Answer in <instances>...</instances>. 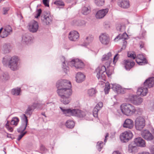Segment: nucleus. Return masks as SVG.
Instances as JSON below:
<instances>
[{
	"instance_id": "obj_1",
	"label": "nucleus",
	"mask_w": 154,
	"mask_h": 154,
	"mask_svg": "<svg viewBox=\"0 0 154 154\" xmlns=\"http://www.w3.org/2000/svg\"><path fill=\"white\" fill-rule=\"evenodd\" d=\"M56 86L57 89V93L60 97V101L64 104H68L70 101V97L72 93L71 82L66 80H59Z\"/></svg>"
},
{
	"instance_id": "obj_2",
	"label": "nucleus",
	"mask_w": 154,
	"mask_h": 154,
	"mask_svg": "<svg viewBox=\"0 0 154 154\" xmlns=\"http://www.w3.org/2000/svg\"><path fill=\"white\" fill-rule=\"evenodd\" d=\"M120 109L122 113L126 116H131L136 112L135 107L129 103H124L120 106Z\"/></svg>"
},
{
	"instance_id": "obj_3",
	"label": "nucleus",
	"mask_w": 154,
	"mask_h": 154,
	"mask_svg": "<svg viewBox=\"0 0 154 154\" xmlns=\"http://www.w3.org/2000/svg\"><path fill=\"white\" fill-rule=\"evenodd\" d=\"M60 109L62 111L63 114L67 116H75L79 117H83L86 115V113L85 111L79 109H64L62 107H60Z\"/></svg>"
},
{
	"instance_id": "obj_4",
	"label": "nucleus",
	"mask_w": 154,
	"mask_h": 154,
	"mask_svg": "<svg viewBox=\"0 0 154 154\" xmlns=\"http://www.w3.org/2000/svg\"><path fill=\"white\" fill-rule=\"evenodd\" d=\"M106 67L104 66H101L100 67H98L96 70L97 72V77L98 79L104 80L105 79V75L104 74L106 72L107 76L109 77L112 74V70H107L106 72Z\"/></svg>"
},
{
	"instance_id": "obj_5",
	"label": "nucleus",
	"mask_w": 154,
	"mask_h": 154,
	"mask_svg": "<svg viewBox=\"0 0 154 154\" xmlns=\"http://www.w3.org/2000/svg\"><path fill=\"white\" fill-rule=\"evenodd\" d=\"M145 125V120L144 117L139 116L136 119L135 122V126L137 130H142Z\"/></svg>"
},
{
	"instance_id": "obj_6",
	"label": "nucleus",
	"mask_w": 154,
	"mask_h": 154,
	"mask_svg": "<svg viewBox=\"0 0 154 154\" xmlns=\"http://www.w3.org/2000/svg\"><path fill=\"white\" fill-rule=\"evenodd\" d=\"M18 58L17 56H13L10 59L8 62V66L12 70H16L18 69Z\"/></svg>"
},
{
	"instance_id": "obj_7",
	"label": "nucleus",
	"mask_w": 154,
	"mask_h": 154,
	"mask_svg": "<svg viewBox=\"0 0 154 154\" xmlns=\"http://www.w3.org/2000/svg\"><path fill=\"white\" fill-rule=\"evenodd\" d=\"M133 136L132 132L129 131H125L120 136V139L122 142L126 143L131 139Z\"/></svg>"
},
{
	"instance_id": "obj_8",
	"label": "nucleus",
	"mask_w": 154,
	"mask_h": 154,
	"mask_svg": "<svg viewBox=\"0 0 154 154\" xmlns=\"http://www.w3.org/2000/svg\"><path fill=\"white\" fill-rule=\"evenodd\" d=\"M41 19L44 24L48 25L51 23L52 18L49 13L44 12L41 16Z\"/></svg>"
},
{
	"instance_id": "obj_9",
	"label": "nucleus",
	"mask_w": 154,
	"mask_h": 154,
	"mask_svg": "<svg viewBox=\"0 0 154 154\" xmlns=\"http://www.w3.org/2000/svg\"><path fill=\"white\" fill-rule=\"evenodd\" d=\"M61 61L62 62V68L63 69L64 72L65 73H66L68 69V67L66 65V63H67V64L70 66L71 67L75 66V60H72L71 61L67 63V61L65 62V57L62 56L61 58Z\"/></svg>"
},
{
	"instance_id": "obj_10",
	"label": "nucleus",
	"mask_w": 154,
	"mask_h": 154,
	"mask_svg": "<svg viewBox=\"0 0 154 154\" xmlns=\"http://www.w3.org/2000/svg\"><path fill=\"white\" fill-rule=\"evenodd\" d=\"M40 105V104L36 103H34L32 104L29 105L25 112V114H24L26 116V115L30 117L34 110L37 107H39L38 106Z\"/></svg>"
},
{
	"instance_id": "obj_11",
	"label": "nucleus",
	"mask_w": 154,
	"mask_h": 154,
	"mask_svg": "<svg viewBox=\"0 0 154 154\" xmlns=\"http://www.w3.org/2000/svg\"><path fill=\"white\" fill-rule=\"evenodd\" d=\"M131 101L135 105H139L143 102V98L136 95H131L129 97Z\"/></svg>"
},
{
	"instance_id": "obj_12",
	"label": "nucleus",
	"mask_w": 154,
	"mask_h": 154,
	"mask_svg": "<svg viewBox=\"0 0 154 154\" xmlns=\"http://www.w3.org/2000/svg\"><path fill=\"white\" fill-rule=\"evenodd\" d=\"M99 39L101 43L103 45H108L110 42L109 35L106 33H102L99 36Z\"/></svg>"
},
{
	"instance_id": "obj_13",
	"label": "nucleus",
	"mask_w": 154,
	"mask_h": 154,
	"mask_svg": "<svg viewBox=\"0 0 154 154\" xmlns=\"http://www.w3.org/2000/svg\"><path fill=\"white\" fill-rule=\"evenodd\" d=\"M29 29L32 32H36L38 28V23L35 20L32 21L29 24Z\"/></svg>"
},
{
	"instance_id": "obj_14",
	"label": "nucleus",
	"mask_w": 154,
	"mask_h": 154,
	"mask_svg": "<svg viewBox=\"0 0 154 154\" xmlns=\"http://www.w3.org/2000/svg\"><path fill=\"white\" fill-rule=\"evenodd\" d=\"M12 30L11 27L9 25L5 26L3 31L0 35V37L2 38H5L12 33Z\"/></svg>"
},
{
	"instance_id": "obj_15",
	"label": "nucleus",
	"mask_w": 154,
	"mask_h": 154,
	"mask_svg": "<svg viewBox=\"0 0 154 154\" xmlns=\"http://www.w3.org/2000/svg\"><path fill=\"white\" fill-rule=\"evenodd\" d=\"M23 119L25 123L22 124L20 127L17 129V132L19 133H24V131L26 129L28 124L27 117L25 114H23Z\"/></svg>"
},
{
	"instance_id": "obj_16",
	"label": "nucleus",
	"mask_w": 154,
	"mask_h": 154,
	"mask_svg": "<svg viewBox=\"0 0 154 154\" xmlns=\"http://www.w3.org/2000/svg\"><path fill=\"white\" fill-rule=\"evenodd\" d=\"M136 62L139 65H143L147 63V61L143 54L137 55L135 57Z\"/></svg>"
},
{
	"instance_id": "obj_17",
	"label": "nucleus",
	"mask_w": 154,
	"mask_h": 154,
	"mask_svg": "<svg viewBox=\"0 0 154 154\" xmlns=\"http://www.w3.org/2000/svg\"><path fill=\"white\" fill-rule=\"evenodd\" d=\"M141 134L142 137L147 140H151L153 139L152 135L148 130H143L141 132Z\"/></svg>"
},
{
	"instance_id": "obj_18",
	"label": "nucleus",
	"mask_w": 154,
	"mask_h": 154,
	"mask_svg": "<svg viewBox=\"0 0 154 154\" xmlns=\"http://www.w3.org/2000/svg\"><path fill=\"white\" fill-rule=\"evenodd\" d=\"M123 65L126 70H129L134 65L135 63L129 60H125L123 61Z\"/></svg>"
},
{
	"instance_id": "obj_19",
	"label": "nucleus",
	"mask_w": 154,
	"mask_h": 154,
	"mask_svg": "<svg viewBox=\"0 0 154 154\" xmlns=\"http://www.w3.org/2000/svg\"><path fill=\"white\" fill-rule=\"evenodd\" d=\"M68 36L70 41H75L79 38V35L77 31H73L69 33Z\"/></svg>"
},
{
	"instance_id": "obj_20",
	"label": "nucleus",
	"mask_w": 154,
	"mask_h": 154,
	"mask_svg": "<svg viewBox=\"0 0 154 154\" xmlns=\"http://www.w3.org/2000/svg\"><path fill=\"white\" fill-rule=\"evenodd\" d=\"M108 11L109 9L107 8L100 10L96 13V17L98 19L102 18L107 14Z\"/></svg>"
},
{
	"instance_id": "obj_21",
	"label": "nucleus",
	"mask_w": 154,
	"mask_h": 154,
	"mask_svg": "<svg viewBox=\"0 0 154 154\" xmlns=\"http://www.w3.org/2000/svg\"><path fill=\"white\" fill-rule=\"evenodd\" d=\"M134 123L133 121L130 119H126L124 122L123 126L124 128L129 129L132 128L134 127Z\"/></svg>"
},
{
	"instance_id": "obj_22",
	"label": "nucleus",
	"mask_w": 154,
	"mask_h": 154,
	"mask_svg": "<svg viewBox=\"0 0 154 154\" xmlns=\"http://www.w3.org/2000/svg\"><path fill=\"white\" fill-rule=\"evenodd\" d=\"M134 142L137 146H138L141 147H144L146 146L145 140L141 137L135 138L134 139Z\"/></svg>"
},
{
	"instance_id": "obj_23",
	"label": "nucleus",
	"mask_w": 154,
	"mask_h": 154,
	"mask_svg": "<svg viewBox=\"0 0 154 154\" xmlns=\"http://www.w3.org/2000/svg\"><path fill=\"white\" fill-rule=\"evenodd\" d=\"M118 5L119 7L124 8H128L130 6L129 2L128 0H119Z\"/></svg>"
},
{
	"instance_id": "obj_24",
	"label": "nucleus",
	"mask_w": 154,
	"mask_h": 154,
	"mask_svg": "<svg viewBox=\"0 0 154 154\" xmlns=\"http://www.w3.org/2000/svg\"><path fill=\"white\" fill-rule=\"evenodd\" d=\"M112 56L111 53L109 52L106 54H105L103 56L102 59V61H105L108 60L107 62L106 63V65L108 66H109L111 63V62H112V59L111 58Z\"/></svg>"
},
{
	"instance_id": "obj_25",
	"label": "nucleus",
	"mask_w": 154,
	"mask_h": 154,
	"mask_svg": "<svg viewBox=\"0 0 154 154\" xmlns=\"http://www.w3.org/2000/svg\"><path fill=\"white\" fill-rule=\"evenodd\" d=\"M111 87L113 90L116 92L118 94L123 93L124 90L119 85L117 84H111Z\"/></svg>"
},
{
	"instance_id": "obj_26",
	"label": "nucleus",
	"mask_w": 154,
	"mask_h": 154,
	"mask_svg": "<svg viewBox=\"0 0 154 154\" xmlns=\"http://www.w3.org/2000/svg\"><path fill=\"white\" fill-rule=\"evenodd\" d=\"M103 106V103L102 102H99L94 108L93 114L94 116L97 118L98 116V112Z\"/></svg>"
},
{
	"instance_id": "obj_27",
	"label": "nucleus",
	"mask_w": 154,
	"mask_h": 154,
	"mask_svg": "<svg viewBox=\"0 0 154 154\" xmlns=\"http://www.w3.org/2000/svg\"><path fill=\"white\" fill-rule=\"evenodd\" d=\"M144 85L147 88H150L154 85V78L150 77L147 79L144 83Z\"/></svg>"
},
{
	"instance_id": "obj_28",
	"label": "nucleus",
	"mask_w": 154,
	"mask_h": 154,
	"mask_svg": "<svg viewBox=\"0 0 154 154\" xmlns=\"http://www.w3.org/2000/svg\"><path fill=\"white\" fill-rule=\"evenodd\" d=\"M85 78V75L81 72H78L75 76L76 82L80 83L84 81Z\"/></svg>"
},
{
	"instance_id": "obj_29",
	"label": "nucleus",
	"mask_w": 154,
	"mask_h": 154,
	"mask_svg": "<svg viewBox=\"0 0 154 154\" xmlns=\"http://www.w3.org/2000/svg\"><path fill=\"white\" fill-rule=\"evenodd\" d=\"M147 88L145 87L143 85V87L139 88L137 91V93L138 95L142 96L146 95L147 93Z\"/></svg>"
},
{
	"instance_id": "obj_30",
	"label": "nucleus",
	"mask_w": 154,
	"mask_h": 154,
	"mask_svg": "<svg viewBox=\"0 0 154 154\" xmlns=\"http://www.w3.org/2000/svg\"><path fill=\"white\" fill-rule=\"evenodd\" d=\"M128 151L130 153H135L137 151V147L133 143H131L128 146Z\"/></svg>"
},
{
	"instance_id": "obj_31",
	"label": "nucleus",
	"mask_w": 154,
	"mask_h": 154,
	"mask_svg": "<svg viewBox=\"0 0 154 154\" xmlns=\"http://www.w3.org/2000/svg\"><path fill=\"white\" fill-rule=\"evenodd\" d=\"M128 38V35L126 32H124L122 34H119L114 39L115 41H116L118 40H122L124 41L126 39H127Z\"/></svg>"
},
{
	"instance_id": "obj_32",
	"label": "nucleus",
	"mask_w": 154,
	"mask_h": 154,
	"mask_svg": "<svg viewBox=\"0 0 154 154\" xmlns=\"http://www.w3.org/2000/svg\"><path fill=\"white\" fill-rule=\"evenodd\" d=\"M84 64L81 60L78 59H75V67L76 68H82L84 67Z\"/></svg>"
},
{
	"instance_id": "obj_33",
	"label": "nucleus",
	"mask_w": 154,
	"mask_h": 154,
	"mask_svg": "<svg viewBox=\"0 0 154 154\" xmlns=\"http://www.w3.org/2000/svg\"><path fill=\"white\" fill-rule=\"evenodd\" d=\"M30 40L31 37L28 34H24L22 37V41L23 43L28 44Z\"/></svg>"
},
{
	"instance_id": "obj_34",
	"label": "nucleus",
	"mask_w": 154,
	"mask_h": 154,
	"mask_svg": "<svg viewBox=\"0 0 154 154\" xmlns=\"http://www.w3.org/2000/svg\"><path fill=\"white\" fill-rule=\"evenodd\" d=\"M66 125L68 128H72L74 126L75 123L72 120H69L66 121Z\"/></svg>"
},
{
	"instance_id": "obj_35",
	"label": "nucleus",
	"mask_w": 154,
	"mask_h": 154,
	"mask_svg": "<svg viewBox=\"0 0 154 154\" xmlns=\"http://www.w3.org/2000/svg\"><path fill=\"white\" fill-rule=\"evenodd\" d=\"M93 39V38L92 36H89L86 37V43L81 45L82 46L86 47L89 43L92 41Z\"/></svg>"
},
{
	"instance_id": "obj_36",
	"label": "nucleus",
	"mask_w": 154,
	"mask_h": 154,
	"mask_svg": "<svg viewBox=\"0 0 154 154\" xmlns=\"http://www.w3.org/2000/svg\"><path fill=\"white\" fill-rule=\"evenodd\" d=\"M90 12V7L89 6L88 7H83L82 9V13L84 15H87Z\"/></svg>"
},
{
	"instance_id": "obj_37",
	"label": "nucleus",
	"mask_w": 154,
	"mask_h": 154,
	"mask_svg": "<svg viewBox=\"0 0 154 154\" xmlns=\"http://www.w3.org/2000/svg\"><path fill=\"white\" fill-rule=\"evenodd\" d=\"M73 24L78 26H82L85 25L86 23L85 21L84 20H74L73 21Z\"/></svg>"
},
{
	"instance_id": "obj_38",
	"label": "nucleus",
	"mask_w": 154,
	"mask_h": 154,
	"mask_svg": "<svg viewBox=\"0 0 154 154\" xmlns=\"http://www.w3.org/2000/svg\"><path fill=\"white\" fill-rule=\"evenodd\" d=\"M20 88H14L11 90V93L14 95L18 96L20 95Z\"/></svg>"
},
{
	"instance_id": "obj_39",
	"label": "nucleus",
	"mask_w": 154,
	"mask_h": 154,
	"mask_svg": "<svg viewBox=\"0 0 154 154\" xmlns=\"http://www.w3.org/2000/svg\"><path fill=\"white\" fill-rule=\"evenodd\" d=\"M94 2L97 6L101 7L104 5L105 0H94Z\"/></svg>"
},
{
	"instance_id": "obj_40",
	"label": "nucleus",
	"mask_w": 154,
	"mask_h": 154,
	"mask_svg": "<svg viewBox=\"0 0 154 154\" xmlns=\"http://www.w3.org/2000/svg\"><path fill=\"white\" fill-rule=\"evenodd\" d=\"M19 119L17 117H13L11 122V125L16 126L18 124L19 122Z\"/></svg>"
},
{
	"instance_id": "obj_41",
	"label": "nucleus",
	"mask_w": 154,
	"mask_h": 154,
	"mask_svg": "<svg viewBox=\"0 0 154 154\" xmlns=\"http://www.w3.org/2000/svg\"><path fill=\"white\" fill-rule=\"evenodd\" d=\"M2 50L5 53H7L10 52L9 46V45L5 44L3 46Z\"/></svg>"
},
{
	"instance_id": "obj_42",
	"label": "nucleus",
	"mask_w": 154,
	"mask_h": 154,
	"mask_svg": "<svg viewBox=\"0 0 154 154\" xmlns=\"http://www.w3.org/2000/svg\"><path fill=\"white\" fill-rule=\"evenodd\" d=\"M96 92V90L94 88H92L88 90V93L89 96H93L95 95Z\"/></svg>"
},
{
	"instance_id": "obj_43",
	"label": "nucleus",
	"mask_w": 154,
	"mask_h": 154,
	"mask_svg": "<svg viewBox=\"0 0 154 154\" xmlns=\"http://www.w3.org/2000/svg\"><path fill=\"white\" fill-rule=\"evenodd\" d=\"M125 26L124 25H122L121 24H118L116 25V29L118 30L121 32L124 31L125 29Z\"/></svg>"
},
{
	"instance_id": "obj_44",
	"label": "nucleus",
	"mask_w": 154,
	"mask_h": 154,
	"mask_svg": "<svg viewBox=\"0 0 154 154\" xmlns=\"http://www.w3.org/2000/svg\"><path fill=\"white\" fill-rule=\"evenodd\" d=\"M54 4L57 6H64V2L61 0H57L54 2Z\"/></svg>"
},
{
	"instance_id": "obj_45",
	"label": "nucleus",
	"mask_w": 154,
	"mask_h": 154,
	"mask_svg": "<svg viewBox=\"0 0 154 154\" xmlns=\"http://www.w3.org/2000/svg\"><path fill=\"white\" fill-rule=\"evenodd\" d=\"M105 85L106 86L104 89V91L105 94H108L110 88V84L109 83L107 82L106 84Z\"/></svg>"
},
{
	"instance_id": "obj_46",
	"label": "nucleus",
	"mask_w": 154,
	"mask_h": 154,
	"mask_svg": "<svg viewBox=\"0 0 154 154\" xmlns=\"http://www.w3.org/2000/svg\"><path fill=\"white\" fill-rule=\"evenodd\" d=\"M128 57L132 58L133 59H135L136 57V54L131 52H128L127 54Z\"/></svg>"
},
{
	"instance_id": "obj_47",
	"label": "nucleus",
	"mask_w": 154,
	"mask_h": 154,
	"mask_svg": "<svg viewBox=\"0 0 154 154\" xmlns=\"http://www.w3.org/2000/svg\"><path fill=\"white\" fill-rule=\"evenodd\" d=\"M103 146V142H98L97 143V147L99 151H100Z\"/></svg>"
},
{
	"instance_id": "obj_48",
	"label": "nucleus",
	"mask_w": 154,
	"mask_h": 154,
	"mask_svg": "<svg viewBox=\"0 0 154 154\" xmlns=\"http://www.w3.org/2000/svg\"><path fill=\"white\" fill-rule=\"evenodd\" d=\"M3 79L4 81H7L8 80L10 77L8 73H4L3 74Z\"/></svg>"
},
{
	"instance_id": "obj_49",
	"label": "nucleus",
	"mask_w": 154,
	"mask_h": 154,
	"mask_svg": "<svg viewBox=\"0 0 154 154\" xmlns=\"http://www.w3.org/2000/svg\"><path fill=\"white\" fill-rule=\"evenodd\" d=\"M5 127L10 132H12L13 131V129L10 126L9 121H7V122L5 125Z\"/></svg>"
},
{
	"instance_id": "obj_50",
	"label": "nucleus",
	"mask_w": 154,
	"mask_h": 154,
	"mask_svg": "<svg viewBox=\"0 0 154 154\" xmlns=\"http://www.w3.org/2000/svg\"><path fill=\"white\" fill-rule=\"evenodd\" d=\"M26 131H24V133H20V134L18 136L17 138V140L19 141L27 133Z\"/></svg>"
},
{
	"instance_id": "obj_51",
	"label": "nucleus",
	"mask_w": 154,
	"mask_h": 154,
	"mask_svg": "<svg viewBox=\"0 0 154 154\" xmlns=\"http://www.w3.org/2000/svg\"><path fill=\"white\" fill-rule=\"evenodd\" d=\"M136 112H137V114L139 115H141L143 112V110L142 109L138 108L137 109H136Z\"/></svg>"
},
{
	"instance_id": "obj_52",
	"label": "nucleus",
	"mask_w": 154,
	"mask_h": 154,
	"mask_svg": "<svg viewBox=\"0 0 154 154\" xmlns=\"http://www.w3.org/2000/svg\"><path fill=\"white\" fill-rule=\"evenodd\" d=\"M42 13V10L41 9H39L37 11V13L36 15L35 16V17L36 18H38L39 17Z\"/></svg>"
},
{
	"instance_id": "obj_53",
	"label": "nucleus",
	"mask_w": 154,
	"mask_h": 154,
	"mask_svg": "<svg viewBox=\"0 0 154 154\" xmlns=\"http://www.w3.org/2000/svg\"><path fill=\"white\" fill-rule=\"evenodd\" d=\"M49 1L48 0H43V3L47 7H49Z\"/></svg>"
},
{
	"instance_id": "obj_54",
	"label": "nucleus",
	"mask_w": 154,
	"mask_h": 154,
	"mask_svg": "<svg viewBox=\"0 0 154 154\" xmlns=\"http://www.w3.org/2000/svg\"><path fill=\"white\" fill-rule=\"evenodd\" d=\"M40 149L41 151L42 152V153L44 152H45L46 150L45 147L42 145H41L40 147Z\"/></svg>"
},
{
	"instance_id": "obj_55",
	"label": "nucleus",
	"mask_w": 154,
	"mask_h": 154,
	"mask_svg": "<svg viewBox=\"0 0 154 154\" xmlns=\"http://www.w3.org/2000/svg\"><path fill=\"white\" fill-rule=\"evenodd\" d=\"M151 154H154V146H152L149 148Z\"/></svg>"
},
{
	"instance_id": "obj_56",
	"label": "nucleus",
	"mask_w": 154,
	"mask_h": 154,
	"mask_svg": "<svg viewBox=\"0 0 154 154\" xmlns=\"http://www.w3.org/2000/svg\"><path fill=\"white\" fill-rule=\"evenodd\" d=\"M118 55V54H116L114 57L113 58V63H115L116 62V61L118 59V57H117V56Z\"/></svg>"
},
{
	"instance_id": "obj_57",
	"label": "nucleus",
	"mask_w": 154,
	"mask_h": 154,
	"mask_svg": "<svg viewBox=\"0 0 154 154\" xmlns=\"http://www.w3.org/2000/svg\"><path fill=\"white\" fill-rule=\"evenodd\" d=\"M9 8H4V14H5L7 13V11L9 10Z\"/></svg>"
},
{
	"instance_id": "obj_58",
	"label": "nucleus",
	"mask_w": 154,
	"mask_h": 154,
	"mask_svg": "<svg viewBox=\"0 0 154 154\" xmlns=\"http://www.w3.org/2000/svg\"><path fill=\"white\" fill-rule=\"evenodd\" d=\"M127 44V42L125 41L123 42V44L122 45V48H125Z\"/></svg>"
},
{
	"instance_id": "obj_59",
	"label": "nucleus",
	"mask_w": 154,
	"mask_h": 154,
	"mask_svg": "<svg viewBox=\"0 0 154 154\" xmlns=\"http://www.w3.org/2000/svg\"><path fill=\"white\" fill-rule=\"evenodd\" d=\"M109 136V134L108 133H107L106 134L105 136V139H104V142L105 143H106V140H107V139H106V138L107 137H108Z\"/></svg>"
},
{
	"instance_id": "obj_60",
	"label": "nucleus",
	"mask_w": 154,
	"mask_h": 154,
	"mask_svg": "<svg viewBox=\"0 0 154 154\" xmlns=\"http://www.w3.org/2000/svg\"><path fill=\"white\" fill-rule=\"evenodd\" d=\"M138 154H150L149 153L146 152H143L138 153Z\"/></svg>"
},
{
	"instance_id": "obj_61",
	"label": "nucleus",
	"mask_w": 154,
	"mask_h": 154,
	"mask_svg": "<svg viewBox=\"0 0 154 154\" xmlns=\"http://www.w3.org/2000/svg\"><path fill=\"white\" fill-rule=\"evenodd\" d=\"M112 154H122L119 151H114L113 152Z\"/></svg>"
},
{
	"instance_id": "obj_62",
	"label": "nucleus",
	"mask_w": 154,
	"mask_h": 154,
	"mask_svg": "<svg viewBox=\"0 0 154 154\" xmlns=\"http://www.w3.org/2000/svg\"><path fill=\"white\" fill-rule=\"evenodd\" d=\"M144 46V44L143 43H141L140 45V47L141 48H143Z\"/></svg>"
},
{
	"instance_id": "obj_63",
	"label": "nucleus",
	"mask_w": 154,
	"mask_h": 154,
	"mask_svg": "<svg viewBox=\"0 0 154 154\" xmlns=\"http://www.w3.org/2000/svg\"><path fill=\"white\" fill-rule=\"evenodd\" d=\"M3 29V28H1L0 29V34L1 33H1L2 32V30Z\"/></svg>"
},
{
	"instance_id": "obj_64",
	"label": "nucleus",
	"mask_w": 154,
	"mask_h": 154,
	"mask_svg": "<svg viewBox=\"0 0 154 154\" xmlns=\"http://www.w3.org/2000/svg\"><path fill=\"white\" fill-rule=\"evenodd\" d=\"M152 134H154V129H153L152 131Z\"/></svg>"
}]
</instances>
